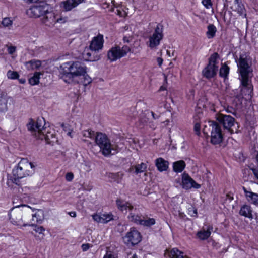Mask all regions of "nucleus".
I'll list each match as a JSON object with an SVG mask.
<instances>
[{"instance_id":"nucleus-23","label":"nucleus","mask_w":258,"mask_h":258,"mask_svg":"<svg viewBox=\"0 0 258 258\" xmlns=\"http://www.w3.org/2000/svg\"><path fill=\"white\" fill-rule=\"evenodd\" d=\"M164 256L166 258H184L183 253L176 248L170 250L166 249L164 253Z\"/></svg>"},{"instance_id":"nucleus-62","label":"nucleus","mask_w":258,"mask_h":258,"mask_svg":"<svg viewBox=\"0 0 258 258\" xmlns=\"http://www.w3.org/2000/svg\"><path fill=\"white\" fill-rule=\"evenodd\" d=\"M132 258H138V256H137V255L136 254H134L133 255Z\"/></svg>"},{"instance_id":"nucleus-48","label":"nucleus","mask_w":258,"mask_h":258,"mask_svg":"<svg viewBox=\"0 0 258 258\" xmlns=\"http://www.w3.org/2000/svg\"><path fill=\"white\" fill-rule=\"evenodd\" d=\"M74 178V175L71 172L67 173L66 175V179L68 181H71Z\"/></svg>"},{"instance_id":"nucleus-18","label":"nucleus","mask_w":258,"mask_h":258,"mask_svg":"<svg viewBox=\"0 0 258 258\" xmlns=\"http://www.w3.org/2000/svg\"><path fill=\"white\" fill-rule=\"evenodd\" d=\"M44 16L42 18V22L45 24L46 25L50 26L51 25H54L56 22H58V19H56L54 15V13L49 11L44 14Z\"/></svg>"},{"instance_id":"nucleus-20","label":"nucleus","mask_w":258,"mask_h":258,"mask_svg":"<svg viewBox=\"0 0 258 258\" xmlns=\"http://www.w3.org/2000/svg\"><path fill=\"white\" fill-rule=\"evenodd\" d=\"M83 1L84 0H67L61 3L60 7L66 11H69L82 3Z\"/></svg>"},{"instance_id":"nucleus-30","label":"nucleus","mask_w":258,"mask_h":258,"mask_svg":"<svg viewBox=\"0 0 258 258\" xmlns=\"http://www.w3.org/2000/svg\"><path fill=\"white\" fill-rule=\"evenodd\" d=\"M8 99L0 94V112H5L8 109L7 107Z\"/></svg>"},{"instance_id":"nucleus-24","label":"nucleus","mask_w":258,"mask_h":258,"mask_svg":"<svg viewBox=\"0 0 258 258\" xmlns=\"http://www.w3.org/2000/svg\"><path fill=\"white\" fill-rule=\"evenodd\" d=\"M168 162L162 158H159L156 160L155 165L160 172L166 171L168 168Z\"/></svg>"},{"instance_id":"nucleus-59","label":"nucleus","mask_w":258,"mask_h":258,"mask_svg":"<svg viewBox=\"0 0 258 258\" xmlns=\"http://www.w3.org/2000/svg\"><path fill=\"white\" fill-rule=\"evenodd\" d=\"M69 215L73 217H75L76 216V213L75 212H71L69 213Z\"/></svg>"},{"instance_id":"nucleus-52","label":"nucleus","mask_w":258,"mask_h":258,"mask_svg":"<svg viewBox=\"0 0 258 258\" xmlns=\"http://www.w3.org/2000/svg\"><path fill=\"white\" fill-rule=\"evenodd\" d=\"M253 172L255 177L258 179V170L255 168H251V169Z\"/></svg>"},{"instance_id":"nucleus-60","label":"nucleus","mask_w":258,"mask_h":258,"mask_svg":"<svg viewBox=\"0 0 258 258\" xmlns=\"http://www.w3.org/2000/svg\"><path fill=\"white\" fill-rule=\"evenodd\" d=\"M19 81L21 84H24L26 82V80L25 79H19Z\"/></svg>"},{"instance_id":"nucleus-6","label":"nucleus","mask_w":258,"mask_h":258,"mask_svg":"<svg viewBox=\"0 0 258 258\" xmlns=\"http://www.w3.org/2000/svg\"><path fill=\"white\" fill-rule=\"evenodd\" d=\"M208 127L210 131L211 142L214 145L219 144L223 140V133L219 123L214 121H210L208 122Z\"/></svg>"},{"instance_id":"nucleus-13","label":"nucleus","mask_w":258,"mask_h":258,"mask_svg":"<svg viewBox=\"0 0 258 258\" xmlns=\"http://www.w3.org/2000/svg\"><path fill=\"white\" fill-rule=\"evenodd\" d=\"M48 9L49 6L47 4L34 6L27 10V14L30 17H39L43 16Z\"/></svg>"},{"instance_id":"nucleus-63","label":"nucleus","mask_w":258,"mask_h":258,"mask_svg":"<svg viewBox=\"0 0 258 258\" xmlns=\"http://www.w3.org/2000/svg\"><path fill=\"white\" fill-rule=\"evenodd\" d=\"M133 167H132L130 168V169H128V171L130 172H132L133 171Z\"/></svg>"},{"instance_id":"nucleus-57","label":"nucleus","mask_w":258,"mask_h":258,"mask_svg":"<svg viewBox=\"0 0 258 258\" xmlns=\"http://www.w3.org/2000/svg\"><path fill=\"white\" fill-rule=\"evenodd\" d=\"M166 90V87L165 86L164 84L161 86L158 90L159 92L165 91Z\"/></svg>"},{"instance_id":"nucleus-22","label":"nucleus","mask_w":258,"mask_h":258,"mask_svg":"<svg viewBox=\"0 0 258 258\" xmlns=\"http://www.w3.org/2000/svg\"><path fill=\"white\" fill-rule=\"evenodd\" d=\"M231 8L233 11L237 12L240 16L246 17V10L241 1L234 0Z\"/></svg>"},{"instance_id":"nucleus-2","label":"nucleus","mask_w":258,"mask_h":258,"mask_svg":"<svg viewBox=\"0 0 258 258\" xmlns=\"http://www.w3.org/2000/svg\"><path fill=\"white\" fill-rule=\"evenodd\" d=\"M32 209L27 205L18 206L10 214L11 222L14 225L22 226H34V219H31Z\"/></svg>"},{"instance_id":"nucleus-54","label":"nucleus","mask_w":258,"mask_h":258,"mask_svg":"<svg viewBox=\"0 0 258 258\" xmlns=\"http://www.w3.org/2000/svg\"><path fill=\"white\" fill-rule=\"evenodd\" d=\"M163 59L161 57H158L157 59V61L159 66H161L163 62Z\"/></svg>"},{"instance_id":"nucleus-31","label":"nucleus","mask_w":258,"mask_h":258,"mask_svg":"<svg viewBox=\"0 0 258 258\" xmlns=\"http://www.w3.org/2000/svg\"><path fill=\"white\" fill-rule=\"evenodd\" d=\"M208 31L206 32L207 36L209 39L213 38L216 32L217 29L213 24H210L207 27Z\"/></svg>"},{"instance_id":"nucleus-1","label":"nucleus","mask_w":258,"mask_h":258,"mask_svg":"<svg viewBox=\"0 0 258 258\" xmlns=\"http://www.w3.org/2000/svg\"><path fill=\"white\" fill-rule=\"evenodd\" d=\"M35 166L26 158L22 159L12 171L14 178H8L7 184L10 186L11 183L19 186V179L32 176L35 172Z\"/></svg>"},{"instance_id":"nucleus-4","label":"nucleus","mask_w":258,"mask_h":258,"mask_svg":"<svg viewBox=\"0 0 258 258\" xmlns=\"http://www.w3.org/2000/svg\"><path fill=\"white\" fill-rule=\"evenodd\" d=\"M94 139L96 144L102 150V154L105 156L114 155L118 152V146L111 144L110 140L105 134L97 133Z\"/></svg>"},{"instance_id":"nucleus-42","label":"nucleus","mask_w":258,"mask_h":258,"mask_svg":"<svg viewBox=\"0 0 258 258\" xmlns=\"http://www.w3.org/2000/svg\"><path fill=\"white\" fill-rule=\"evenodd\" d=\"M84 77V80L83 81V84L85 86H86L88 84L92 82V79L90 77L87 73L83 76Z\"/></svg>"},{"instance_id":"nucleus-3","label":"nucleus","mask_w":258,"mask_h":258,"mask_svg":"<svg viewBox=\"0 0 258 258\" xmlns=\"http://www.w3.org/2000/svg\"><path fill=\"white\" fill-rule=\"evenodd\" d=\"M237 62L238 71L241 76V83L242 86L249 88L251 78L253 76L252 69L251 66V60L250 57L245 53L240 55L238 60L236 59Z\"/></svg>"},{"instance_id":"nucleus-28","label":"nucleus","mask_w":258,"mask_h":258,"mask_svg":"<svg viewBox=\"0 0 258 258\" xmlns=\"http://www.w3.org/2000/svg\"><path fill=\"white\" fill-rule=\"evenodd\" d=\"M26 68L28 70L37 69L41 66V62L38 60H31L25 62Z\"/></svg>"},{"instance_id":"nucleus-17","label":"nucleus","mask_w":258,"mask_h":258,"mask_svg":"<svg viewBox=\"0 0 258 258\" xmlns=\"http://www.w3.org/2000/svg\"><path fill=\"white\" fill-rule=\"evenodd\" d=\"M218 70V67L208 64L202 71L203 76L208 79H211L216 76Z\"/></svg>"},{"instance_id":"nucleus-53","label":"nucleus","mask_w":258,"mask_h":258,"mask_svg":"<svg viewBox=\"0 0 258 258\" xmlns=\"http://www.w3.org/2000/svg\"><path fill=\"white\" fill-rule=\"evenodd\" d=\"M242 188H243V190L244 191V193L245 194V196H246V197L247 198L248 197V196L249 195V193H251V191H248L246 189V188L245 187H244V186L242 187Z\"/></svg>"},{"instance_id":"nucleus-58","label":"nucleus","mask_w":258,"mask_h":258,"mask_svg":"<svg viewBox=\"0 0 258 258\" xmlns=\"http://www.w3.org/2000/svg\"><path fill=\"white\" fill-rule=\"evenodd\" d=\"M226 197H227V199H228V200H229L230 202V201H231L233 199V197H232V196H230V195H228V194H227V195H226Z\"/></svg>"},{"instance_id":"nucleus-40","label":"nucleus","mask_w":258,"mask_h":258,"mask_svg":"<svg viewBox=\"0 0 258 258\" xmlns=\"http://www.w3.org/2000/svg\"><path fill=\"white\" fill-rule=\"evenodd\" d=\"M82 135L84 137L89 138L92 139H94L95 136V132L91 130H84L82 132Z\"/></svg>"},{"instance_id":"nucleus-39","label":"nucleus","mask_w":258,"mask_h":258,"mask_svg":"<svg viewBox=\"0 0 258 258\" xmlns=\"http://www.w3.org/2000/svg\"><path fill=\"white\" fill-rule=\"evenodd\" d=\"M112 3L114 6V8L111 9L112 11H114L115 13L119 16H123V12L121 10V7L117 4H115L114 1H112Z\"/></svg>"},{"instance_id":"nucleus-64","label":"nucleus","mask_w":258,"mask_h":258,"mask_svg":"<svg viewBox=\"0 0 258 258\" xmlns=\"http://www.w3.org/2000/svg\"><path fill=\"white\" fill-rule=\"evenodd\" d=\"M227 111L228 112H230V113H232V110H230V109H229V108H228V109H227Z\"/></svg>"},{"instance_id":"nucleus-46","label":"nucleus","mask_w":258,"mask_h":258,"mask_svg":"<svg viewBox=\"0 0 258 258\" xmlns=\"http://www.w3.org/2000/svg\"><path fill=\"white\" fill-rule=\"evenodd\" d=\"M200 124L198 122L196 123L194 125V130L196 132V134L198 136L200 135Z\"/></svg>"},{"instance_id":"nucleus-27","label":"nucleus","mask_w":258,"mask_h":258,"mask_svg":"<svg viewBox=\"0 0 258 258\" xmlns=\"http://www.w3.org/2000/svg\"><path fill=\"white\" fill-rule=\"evenodd\" d=\"M136 211H134L133 210L130 212L127 216V218L130 221L140 225L142 218L141 216H139L136 214Z\"/></svg>"},{"instance_id":"nucleus-43","label":"nucleus","mask_w":258,"mask_h":258,"mask_svg":"<svg viewBox=\"0 0 258 258\" xmlns=\"http://www.w3.org/2000/svg\"><path fill=\"white\" fill-rule=\"evenodd\" d=\"M2 24L5 27H9L12 25V21L9 18H5L3 20Z\"/></svg>"},{"instance_id":"nucleus-26","label":"nucleus","mask_w":258,"mask_h":258,"mask_svg":"<svg viewBox=\"0 0 258 258\" xmlns=\"http://www.w3.org/2000/svg\"><path fill=\"white\" fill-rule=\"evenodd\" d=\"M32 215L31 219H34L33 220L34 224L35 222H41L44 219V212L42 210H37L35 213L32 212Z\"/></svg>"},{"instance_id":"nucleus-8","label":"nucleus","mask_w":258,"mask_h":258,"mask_svg":"<svg viewBox=\"0 0 258 258\" xmlns=\"http://www.w3.org/2000/svg\"><path fill=\"white\" fill-rule=\"evenodd\" d=\"M163 26L158 24L156 27L152 34L149 37V41L147 45L151 49H156L160 44V41L163 38Z\"/></svg>"},{"instance_id":"nucleus-14","label":"nucleus","mask_w":258,"mask_h":258,"mask_svg":"<svg viewBox=\"0 0 258 258\" xmlns=\"http://www.w3.org/2000/svg\"><path fill=\"white\" fill-rule=\"evenodd\" d=\"M103 37L102 35H98L96 37H94L92 41H91L89 50H94L96 52H98L101 50L103 47Z\"/></svg>"},{"instance_id":"nucleus-56","label":"nucleus","mask_w":258,"mask_h":258,"mask_svg":"<svg viewBox=\"0 0 258 258\" xmlns=\"http://www.w3.org/2000/svg\"><path fill=\"white\" fill-rule=\"evenodd\" d=\"M115 175L120 179H121L124 175L123 173L121 172L116 173Z\"/></svg>"},{"instance_id":"nucleus-45","label":"nucleus","mask_w":258,"mask_h":258,"mask_svg":"<svg viewBox=\"0 0 258 258\" xmlns=\"http://www.w3.org/2000/svg\"><path fill=\"white\" fill-rule=\"evenodd\" d=\"M34 226H35V229H34V231L39 234H42L45 231V229L42 226H37L35 225Z\"/></svg>"},{"instance_id":"nucleus-61","label":"nucleus","mask_w":258,"mask_h":258,"mask_svg":"<svg viewBox=\"0 0 258 258\" xmlns=\"http://www.w3.org/2000/svg\"><path fill=\"white\" fill-rule=\"evenodd\" d=\"M164 82L165 83H167V77L165 74H164Z\"/></svg>"},{"instance_id":"nucleus-37","label":"nucleus","mask_w":258,"mask_h":258,"mask_svg":"<svg viewBox=\"0 0 258 258\" xmlns=\"http://www.w3.org/2000/svg\"><path fill=\"white\" fill-rule=\"evenodd\" d=\"M155 224V220L154 218H148L144 220L142 219L141 221L140 225H143L147 227H150Z\"/></svg>"},{"instance_id":"nucleus-5","label":"nucleus","mask_w":258,"mask_h":258,"mask_svg":"<svg viewBox=\"0 0 258 258\" xmlns=\"http://www.w3.org/2000/svg\"><path fill=\"white\" fill-rule=\"evenodd\" d=\"M64 68L68 69V72L65 74L70 81L75 77L84 76L87 73V67L84 63L79 61L68 62L63 64Z\"/></svg>"},{"instance_id":"nucleus-21","label":"nucleus","mask_w":258,"mask_h":258,"mask_svg":"<svg viewBox=\"0 0 258 258\" xmlns=\"http://www.w3.org/2000/svg\"><path fill=\"white\" fill-rule=\"evenodd\" d=\"M83 56L86 61H95L100 59V56L97 54V52L94 50H90L89 48L84 51Z\"/></svg>"},{"instance_id":"nucleus-7","label":"nucleus","mask_w":258,"mask_h":258,"mask_svg":"<svg viewBox=\"0 0 258 258\" xmlns=\"http://www.w3.org/2000/svg\"><path fill=\"white\" fill-rule=\"evenodd\" d=\"M216 120L218 123L223 125L224 130L230 134L237 132V128L235 127V120L230 115L219 114L217 115Z\"/></svg>"},{"instance_id":"nucleus-33","label":"nucleus","mask_w":258,"mask_h":258,"mask_svg":"<svg viewBox=\"0 0 258 258\" xmlns=\"http://www.w3.org/2000/svg\"><path fill=\"white\" fill-rule=\"evenodd\" d=\"M229 72V67L225 64H222L220 69L219 75L220 77L226 78L227 77Z\"/></svg>"},{"instance_id":"nucleus-35","label":"nucleus","mask_w":258,"mask_h":258,"mask_svg":"<svg viewBox=\"0 0 258 258\" xmlns=\"http://www.w3.org/2000/svg\"><path fill=\"white\" fill-rule=\"evenodd\" d=\"M41 73L40 72H35L33 77L29 80V82L31 85L38 84L39 82L40 76Z\"/></svg>"},{"instance_id":"nucleus-44","label":"nucleus","mask_w":258,"mask_h":258,"mask_svg":"<svg viewBox=\"0 0 258 258\" xmlns=\"http://www.w3.org/2000/svg\"><path fill=\"white\" fill-rule=\"evenodd\" d=\"M189 214L192 217L197 216V210L194 207H191L188 209Z\"/></svg>"},{"instance_id":"nucleus-55","label":"nucleus","mask_w":258,"mask_h":258,"mask_svg":"<svg viewBox=\"0 0 258 258\" xmlns=\"http://www.w3.org/2000/svg\"><path fill=\"white\" fill-rule=\"evenodd\" d=\"M131 40V38L130 37H127L126 36H125L123 37V41L126 42H130Z\"/></svg>"},{"instance_id":"nucleus-41","label":"nucleus","mask_w":258,"mask_h":258,"mask_svg":"<svg viewBox=\"0 0 258 258\" xmlns=\"http://www.w3.org/2000/svg\"><path fill=\"white\" fill-rule=\"evenodd\" d=\"M7 76L9 79H16L19 77V75L18 72L11 70L7 72Z\"/></svg>"},{"instance_id":"nucleus-9","label":"nucleus","mask_w":258,"mask_h":258,"mask_svg":"<svg viewBox=\"0 0 258 258\" xmlns=\"http://www.w3.org/2000/svg\"><path fill=\"white\" fill-rule=\"evenodd\" d=\"M130 51V48L126 45L123 46L121 48L118 46L113 47L108 51V59L111 61H116L126 55Z\"/></svg>"},{"instance_id":"nucleus-38","label":"nucleus","mask_w":258,"mask_h":258,"mask_svg":"<svg viewBox=\"0 0 258 258\" xmlns=\"http://www.w3.org/2000/svg\"><path fill=\"white\" fill-rule=\"evenodd\" d=\"M249 195L247 199L255 205H258V194L251 192L249 193Z\"/></svg>"},{"instance_id":"nucleus-47","label":"nucleus","mask_w":258,"mask_h":258,"mask_svg":"<svg viewBox=\"0 0 258 258\" xmlns=\"http://www.w3.org/2000/svg\"><path fill=\"white\" fill-rule=\"evenodd\" d=\"M202 4L206 8H209L212 6L211 0H203Z\"/></svg>"},{"instance_id":"nucleus-49","label":"nucleus","mask_w":258,"mask_h":258,"mask_svg":"<svg viewBox=\"0 0 258 258\" xmlns=\"http://www.w3.org/2000/svg\"><path fill=\"white\" fill-rule=\"evenodd\" d=\"M91 247H92V245L89 243L83 244L81 246L82 250L83 251H86Z\"/></svg>"},{"instance_id":"nucleus-10","label":"nucleus","mask_w":258,"mask_h":258,"mask_svg":"<svg viewBox=\"0 0 258 258\" xmlns=\"http://www.w3.org/2000/svg\"><path fill=\"white\" fill-rule=\"evenodd\" d=\"M125 244L128 246H133L138 244L141 240L140 233L135 228H131L123 237Z\"/></svg>"},{"instance_id":"nucleus-51","label":"nucleus","mask_w":258,"mask_h":258,"mask_svg":"<svg viewBox=\"0 0 258 258\" xmlns=\"http://www.w3.org/2000/svg\"><path fill=\"white\" fill-rule=\"evenodd\" d=\"M103 258H114V256L111 251H107Z\"/></svg>"},{"instance_id":"nucleus-36","label":"nucleus","mask_w":258,"mask_h":258,"mask_svg":"<svg viewBox=\"0 0 258 258\" xmlns=\"http://www.w3.org/2000/svg\"><path fill=\"white\" fill-rule=\"evenodd\" d=\"M147 169V165L144 163L136 165L135 166V173L136 174L142 173L146 171Z\"/></svg>"},{"instance_id":"nucleus-34","label":"nucleus","mask_w":258,"mask_h":258,"mask_svg":"<svg viewBox=\"0 0 258 258\" xmlns=\"http://www.w3.org/2000/svg\"><path fill=\"white\" fill-rule=\"evenodd\" d=\"M211 234V231H210V228L206 231L201 230L197 233V236L201 240L207 239Z\"/></svg>"},{"instance_id":"nucleus-16","label":"nucleus","mask_w":258,"mask_h":258,"mask_svg":"<svg viewBox=\"0 0 258 258\" xmlns=\"http://www.w3.org/2000/svg\"><path fill=\"white\" fill-rule=\"evenodd\" d=\"M182 187L185 189H189L192 187L198 189L200 187V185L197 183L188 175L183 176L182 181Z\"/></svg>"},{"instance_id":"nucleus-25","label":"nucleus","mask_w":258,"mask_h":258,"mask_svg":"<svg viewBox=\"0 0 258 258\" xmlns=\"http://www.w3.org/2000/svg\"><path fill=\"white\" fill-rule=\"evenodd\" d=\"M252 212V211L250 206L245 205L241 208L239 211V214L240 215L245 217H247L250 219H253Z\"/></svg>"},{"instance_id":"nucleus-32","label":"nucleus","mask_w":258,"mask_h":258,"mask_svg":"<svg viewBox=\"0 0 258 258\" xmlns=\"http://www.w3.org/2000/svg\"><path fill=\"white\" fill-rule=\"evenodd\" d=\"M219 58V55L217 52L212 54L209 57L208 64H211L214 67H218V63L217 59Z\"/></svg>"},{"instance_id":"nucleus-50","label":"nucleus","mask_w":258,"mask_h":258,"mask_svg":"<svg viewBox=\"0 0 258 258\" xmlns=\"http://www.w3.org/2000/svg\"><path fill=\"white\" fill-rule=\"evenodd\" d=\"M16 50V48L15 46H11L8 48V52L10 54H13Z\"/></svg>"},{"instance_id":"nucleus-12","label":"nucleus","mask_w":258,"mask_h":258,"mask_svg":"<svg viewBox=\"0 0 258 258\" xmlns=\"http://www.w3.org/2000/svg\"><path fill=\"white\" fill-rule=\"evenodd\" d=\"M44 122L43 118H38L36 121L31 119L27 124L28 129L33 133L35 137L37 138V136H39V133H41L42 127H44L43 126Z\"/></svg>"},{"instance_id":"nucleus-15","label":"nucleus","mask_w":258,"mask_h":258,"mask_svg":"<svg viewBox=\"0 0 258 258\" xmlns=\"http://www.w3.org/2000/svg\"><path fill=\"white\" fill-rule=\"evenodd\" d=\"M116 204L117 208L122 212H127L128 210L130 212L133 211H136L137 209L134 208V206L128 202H126L120 198H117L116 200Z\"/></svg>"},{"instance_id":"nucleus-11","label":"nucleus","mask_w":258,"mask_h":258,"mask_svg":"<svg viewBox=\"0 0 258 258\" xmlns=\"http://www.w3.org/2000/svg\"><path fill=\"white\" fill-rule=\"evenodd\" d=\"M37 138L41 140L44 139L47 143L52 145L58 142L55 131L50 128L43 127L41 133H39Z\"/></svg>"},{"instance_id":"nucleus-29","label":"nucleus","mask_w":258,"mask_h":258,"mask_svg":"<svg viewBox=\"0 0 258 258\" xmlns=\"http://www.w3.org/2000/svg\"><path fill=\"white\" fill-rule=\"evenodd\" d=\"M185 167V163L183 160L175 162L173 164V170L178 173L181 172Z\"/></svg>"},{"instance_id":"nucleus-19","label":"nucleus","mask_w":258,"mask_h":258,"mask_svg":"<svg viewBox=\"0 0 258 258\" xmlns=\"http://www.w3.org/2000/svg\"><path fill=\"white\" fill-rule=\"evenodd\" d=\"M113 215L111 213L94 214L92 216L93 220L98 223H107L113 219Z\"/></svg>"}]
</instances>
